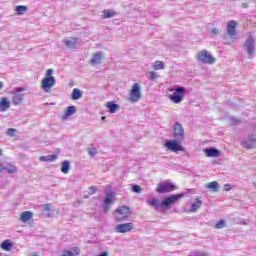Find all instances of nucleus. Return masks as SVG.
Segmentation results:
<instances>
[{
  "mask_svg": "<svg viewBox=\"0 0 256 256\" xmlns=\"http://www.w3.org/2000/svg\"><path fill=\"white\" fill-rule=\"evenodd\" d=\"M128 217H131V208L129 206H120L116 209L114 218L117 223H123Z\"/></svg>",
  "mask_w": 256,
  "mask_h": 256,
  "instance_id": "nucleus-4",
  "label": "nucleus"
},
{
  "mask_svg": "<svg viewBox=\"0 0 256 256\" xmlns=\"http://www.w3.org/2000/svg\"><path fill=\"white\" fill-rule=\"evenodd\" d=\"M131 191H133V193H141V191H143V189L141 188V186H139L137 184H133L131 187Z\"/></svg>",
  "mask_w": 256,
  "mask_h": 256,
  "instance_id": "nucleus-34",
  "label": "nucleus"
},
{
  "mask_svg": "<svg viewBox=\"0 0 256 256\" xmlns=\"http://www.w3.org/2000/svg\"><path fill=\"white\" fill-rule=\"evenodd\" d=\"M141 97V86L139 85V83H134L130 91L129 101L131 103H137V101H139Z\"/></svg>",
  "mask_w": 256,
  "mask_h": 256,
  "instance_id": "nucleus-9",
  "label": "nucleus"
},
{
  "mask_svg": "<svg viewBox=\"0 0 256 256\" xmlns=\"http://www.w3.org/2000/svg\"><path fill=\"white\" fill-rule=\"evenodd\" d=\"M64 45L68 49H75V45H77V38L64 39Z\"/></svg>",
  "mask_w": 256,
  "mask_h": 256,
  "instance_id": "nucleus-22",
  "label": "nucleus"
},
{
  "mask_svg": "<svg viewBox=\"0 0 256 256\" xmlns=\"http://www.w3.org/2000/svg\"><path fill=\"white\" fill-rule=\"evenodd\" d=\"M243 147L246 149H255L256 147V135L251 134L248 136V139L244 142H242Z\"/></svg>",
  "mask_w": 256,
  "mask_h": 256,
  "instance_id": "nucleus-13",
  "label": "nucleus"
},
{
  "mask_svg": "<svg viewBox=\"0 0 256 256\" xmlns=\"http://www.w3.org/2000/svg\"><path fill=\"white\" fill-rule=\"evenodd\" d=\"M75 113H77V107H75V106H68L66 108V111L64 112V115H63L62 119L64 121H66V119H69V117H71V115H75Z\"/></svg>",
  "mask_w": 256,
  "mask_h": 256,
  "instance_id": "nucleus-18",
  "label": "nucleus"
},
{
  "mask_svg": "<svg viewBox=\"0 0 256 256\" xmlns=\"http://www.w3.org/2000/svg\"><path fill=\"white\" fill-rule=\"evenodd\" d=\"M147 77L150 81H155V79H157V73L149 72Z\"/></svg>",
  "mask_w": 256,
  "mask_h": 256,
  "instance_id": "nucleus-36",
  "label": "nucleus"
},
{
  "mask_svg": "<svg viewBox=\"0 0 256 256\" xmlns=\"http://www.w3.org/2000/svg\"><path fill=\"white\" fill-rule=\"evenodd\" d=\"M153 69H155V71L165 69V63H163L162 61H156L153 65Z\"/></svg>",
  "mask_w": 256,
  "mask_h": 256,
  "instance_id": "nucleus-32",
  "label": "nucleus"
},
{
  "mask_svg": "<svg viewBox=\"0 0 256 256\" xmlns=\"http://www.w3.org/2000/svg\"><path fill=\"white\" fill-rule=\"evenodd\" d=\"M32 217H33V212H31V211H25V212H22V213H21L20 219H21V221H22L23 223H27V221H29Z\"/></svg>",
  "mask_w": 256,
  "mask_h": 256,
  "instance_id": "nucleus-26",
  "label": "nucleus"
},
{
  "mask_svg": "<svg viewBox=\"0 0 256 256\" xmlns=\"http://www.w3.org/2000/svg\"><path fill=\"white\" fill-rule=\"evenodd\" d=\"M103 57V52H98L94 54L90 60L91 65L101 64V58Z\"/></svg>",
  "mask_w": 256,
  "mask_h": 256,
  "instance_id": "nucleus-21",
  "label": "nucleus"
},
{
  "mask_svg": "<svg viewBox=\"0 0 256 256\" xmlns=\"http://www.w3.org/2000/svg\"><path fill=\"white\" fill-rule=\"evenodd\" d=\"M3 89V82H0V91Z\"/></svg>",
  "mask_w": 256,
  "mask_h": 256,
  "instance_id": "nucleus-47",
  "label": "nucleus"
},
{
  "mask_svg": "<svg viewBox=\"0 0 256 256\" xmlns=\"http://www.w3.org/2000/svg\"><path fill=\"white\" fill-rule=\"evenodd\" d=\"M183 197H185L184 193L171 194L166 196L161 202L156 198H148L147 203L150 207H154L155 211H161V207L162 209H171V207L175 205L179 199H183Z\"/></svg>",
  "mask_w": 256,
  "mask_h": 256,
  "instance_id": "nucleus-1",
  "label": "nucleus"
},
{
  "mask_svg": "<svg viewBox=\"0 0 256 256\" xmlns=\"http://www.w3.org/2000/svg\"><path fill=\"white\" fill-rule=\"evenodd\" d=\"M187 95V88L183 86H176L173 90V93L169 95L170 101L175 103V105H179V103L183 102L185 96Z\"/></svg>",
  "mask_w": 256,
  "mask_h": 256,
  "instance_id": "nucleus-3",
  "label": "nucleus"
},
{
  "mask_svg": "<svg viewBox=\"0 0 256 256\" xmlns=\"http://www.w3.org/2000/svg\"><path fill=\"white\" fill-rule=\"evenodd\" d=\"M165 147L172 153H179V151H185V148L177 140H166Z\"/></svg>",
  "mask_w": 256,
  "mask_h": 256,
  "instance_id": "nucleus-10",
  "label": "nucleus"
},
{
  "mask_svg": "<svg viewBox=\"0 0 256 256\" xmlns=\"http://www.w3.org/2000/svg\"><path fill=\"white\" fill-rule=\"evenodd\" d=\"M185 135V129L179 122H175L174 125V137H183Z\"/></svg>",
  "mask_w": 256,
  "mask_h": 256,
  "instance_id": "nucleus-16",
  "label": "nucleus"
},
{
  "mask_svg": "<svg viewBox=\"0 0 256 256\" xmlns=\"http://www.w3.org/2000/svg\"><path fill=\"white\" fill-rule=\"evenodd\" d=\"M237 21L235 20H231L228 22L227 24V34L229 35V37H231L233 39V37H235V35H237Z\"/></svg>",
  "mask_w": 256,
  "mask_h": 256,
  "instance_id": "nucleus-12",
  "label": "nucleus"
},
{
  "mask_svg": "<svg viewBox=\"0 0 256 256\" xmlns=\"http://www.w3.org/2000/svg\"><path fill=\"white\" fill-rule=\"evenodd\" d=\"M117 15L116 11L105 9L103 10V18L104 19H111V17H115Z\"/></svg>",
  "mask_w": 256,
  "mask_h": 256,
  "instance_id": "nucleus-29",
  "label": "nucleus"
},
{
  "mask_svg": "<svg viewBox=\"0 0 256 256\" xmlns=\"http://www.w3.org/2000/svg\"><path fill=\"white\" fill-rule=\"evenodd\" d=\"M102 119H105V117H102Z\"/></svg>",
  "mask_w": 256,
  "mask_h": 256,
  "instance_id": "nucleus-52",
  "label": "nucleus"
},
{
  "mask_svg": "<svg viewBox=\"0 0 256 256\" xmlns=\"http://www.w3.org/2000/svg\"><path fill=\"white\" fill-rule=\"evenodd\" d=\"M11 247H13L11 240H5L1 244V249H3V251H11Z\"/></svg>",
  "mask_w": 256,
  "mask_h": 256,
  "instance_id": "nucleus-30",
  "label": "nucleus"
},
{
  "mask_svg": "<svg viewBox=\"0 0 256 256\" xmlns=\"http://www.w3.org/2000/svg\"><path fill=\"white\" fill-rule=\"evenodd\" d=\"M97 154V148H89L88 149V155H90V157H95Z\"/></svg>",
  "mask_w": 256,
  "mask_h": 256,
  "instance_id": "nucleus-37",
  "label": "nucleus"
},
{
  "mask_svg": "<svg viewBox=\"0 0 256 256\" xmlns=\"http://www.w3.org/2000/svg\"><path fill=\"white\" fill-rule=\"evenodd\" d=\"M23 102V94H14L12 97L13 105H21Z\"/></svg>",
  "mask_w": 256,
  "mask_h": 256,
  "instance_id": "nucleus-27",
  "label": "nucleus"
},
{
  "mask_svg": "<svg viewBox=\"0 0 256 256\" xmlns=\"http://www.w3.org/2000/svg\"><path fill=\"white\" fill-rule=\"evenodd\" d=\"M83 97V91L79 90L78 88L73 89L71 94L72 101H79Z\"/></svg>",
  "mask_w": 256,
  "mask_h": 256,
  "instance_id": "nucleus-23",
  "label": "nucleus"
},
{
  "mask_svg": "<svg viewBox=\"0 0 256 256\" xmlns=\"http://www.w3.org/2000/svg\"><path fill=\"white\" fill-rule=\"evenodd\" d=\"M135 229V224L133 222L122 223L115 226L116 233H129Z\"/></svg>",
  "mask_w": 256,
  "mask_h": 256,
  "instance_id": "nucleus-11",
  "label": "nucleus"
},
{
  "mask_svg": "<svg viewBox=\"0 0 256 256\" xmlns=\"http://www.w3.org/2000/svg\"><path fill=\"white\" fill-rule=\"evenodd\" d=\"M207 189H210V191L217 193V191H219V182L213 181V182L208 183Z\"/></svg>",
  "mask_w": 256,
  "mask_h": 256,
  "instance_id": "nucleus-28",
  "label": "nucleus"
},
{
  "mask_svg": "<svg viewBox=\"0 0 256 256\" xmlns=\"http://www.w3.org/2000/svg\"><path fill=\"white\" fill-rule=\"evenodd\" d=\"M0 155H3V151L0 149Z\"/></svg>",
  "mask_w": 256,
  "mask_h": 256,
  "instance_id": "nucleus-48",
  "label": "nucleus"
},
{
  "mask_svg": "<svg viewBox=\"0 0 256 256\" xmlns=\"http://www.w3.org/2000/svg\"><path fill=\"white\" fill-rule=\"evenodd\" d=\"M242 9H247L249 7V4L247 3H242L241 5Z\"/></svg>",
  "mask_w": 256,
  "mask_h": 256,
  "instance_id": "nucleus-46",
  "label": "nucleus"
},
{
  "mask_svg": "<svg viewBox=\"0 0 256 256\" xmlns=\"http://www.w3.org/2000/svg\"><path fill=\"white\" fill-rule=\"evenodd\" d=\"M201 205H203V201H201L199 198H196L195 201L191 204L190 212L196 213L198 209H201Z\"/></svg>",
  "mask_w": 256,
  "mask_h": 256,
  "instance_id": "nucleus-20",
  "label": "nucleus"
},
{
  "mask_svg": "<svg viewBox=\"0 0 256 256\" xmlns=\"http://www.w3.org/2000/svg\"><path fill=\"white\" fill-rule=\"evenodd\" d=\"M197 61H199V63H203L204 65H213L216 59L213 57V55H211V53H209V51L202 50L197 55Z\"/></svg>",
  "mask_w": 256,
  "mask_h": 256,
  "instance_id": "nucleus-5",
  "label": "nucleus"
},
{
  "mask_svg": "<svg viewBox=\"0 0 256 256\" xmlns=\"http://www.w3.org/2000/svg\"><path fill=\"white\" fill-rule=\"evenodd\" d=\"M57 159V155L51 154L47 156H40L39 161H42L44 163H51Z\"/></svg>",
  "mask_w": 256,
  "mask_h": 256,
  "instance_id": "nucleus-24",
  "label": "nucleus"
},
{
  "mask_svg": "<svg viewBox=\"0 0 256 256\" xmlns=\"http://www.w3.org/2000/svg\"><path fill=\"white\" fill-rule=\"evenodd\" d=\"M9 107H11V102L9 101V99L7 98H2L0 100V112L3 113L5 111H7V109H9Z\"/></svg>",
  "mask_w": 256,
  "mask_h": 256,
  "instance_id": "nucleus-19",
  "label": "nucleus"
},
{
  "mask_svg": "<svg viewBox=\"0 0 256 256\" xmlns=\"http://www.w3.org/2000/svg\"><path fill=\"white\" fill-rule=\"evenodd\" d=\"M62 256H75V253L71 252L70 250L64 251Z\"/></svg>",
  "mask_w": 256,
  "mask_h": 256,
  "instance_id": "nucleus-42",
  "label": "nucleus"
},
{
  "mask_svg": "<svg viewBox=\"0 0 256 256\" xmlns=\"http://www.w3.org/2000/svg\"><path fill=\"white\" fill-rule=\"evenodd\" d=\"M114 195H115V192H113V191L108 192L105 195L104 200L101 205L102 213H104V215H107V213H109V209H111V205H113V203H115V199L113 198Z\"/></svg>",
  "mask_w": 256,
  "mask_h": 256,
  "instance_id": "nucleus-6",
  "label": "nucleus"
},
{
  "mask_svg": "<svg viewBox=\"0 0 256 256\" xmlns=\"http://www.w3.org/2000/svg\"><path fill=\"white\" fill-rule=\"evenodd\" d=\"M33 256H39V255L35 254V255H33Z\"/></svg>",
  "mask_w": 256,
  "mask_h": 256,
  "instance_id": "nucleus-50",
  "label": "nucleus"
},
{
  "mask_svg": "<svg viewBox=\"0 0 256 256\" xmlns=\"http://www.w3.org/2000/svg\"><path fill=\"white\" fill-rule=\"evenodd\" d=\"M203 152L205 153L206 157H214V158L221 157V150L215 147L205 148Z\"/></svg>",
  "mask_w": 256,
  "mask_h": 256,
  "instance_id": "nucleus-14",
  "label": "nucleus"
},
{
  "mask_svg": "<svg viewBox=\"0 0 256 256\" xmlns=\"http://www.w3.org/2000/svg\"><path fill=\"white\" fill-rule=\"evenodd\" d=\"M47 217H51V215H50V214H47Z\"/></svg>",
  "mask_w": 256,
  "mask_h": 256,
  "instance_id": "nucleus-49",
  "label": "nucleus"
},
{
  "mask_svg": "<svg viewBox=\"0 0 256 256\" xmlns=\"http://www.w3.org/2000/svg\"><path fill=\"white\" fill-rule=\"evenodd\" d=\"M106 107H107L109 113H111V114L117 113V111H119V109H121V106L119 104L115 103V101L107 102Z\"/></svg>",
  "mask_w": 256,
  "mask_h": 256,
  "instance_id": "nucleus-17",
  "label": "nucleus"
},
{
  "mask_svg": "<svg viewBox=\"0 0 256 256\" xmlns=\"http://www.w3.org/2000/svg\"><path fill=\"white\" fill-rule=\"evenodd\" d=\"M230 121H231L232 125H237L239 123V120L237 118H235V117H231Z\"/></svg>",
  "mask_w": 256,
  "mask_h": 256,
  "instance_id": "nucleus-41",
  "label": "nucleus"
},
{
  "mask_svg": "<svg viewBox=\"0 0 256 256\" xmlns=\"http://www.w3.org/2000/svg\"><path fill=\"white\" fill-rule=\"evenodd\" d=\"M70 169H71V162H69L68 160L63 161L61 166V172L64 173V175H67Z\"/></svg>",
  "mask_w": 256,
  "mask_h": 256,
  "instance_id": "nucleus-25",
  "label": "nucleus"
},
{
  "mask_svg": "<svg viewBox=\"0 0 256 256\" xmlns=\"http://www.w3.org/2000/svg\"><path fill=\"white\" fill-rule=\"evenodd\" d=\"M15 133H17V129L15 128H9L7 130V135H9V137H15Z\"/></svg>",
  "mask_w": 256,
  "mask_h": 256,
  "instance_id": "nucleus-35",
  "label": "nucleus"
},
{
  "mask_svg": "<svg viewBox=\"0 0 256 256\" xmlns=\"http://www.w3.org/2000/svg\"><path fill=\"white\" fill-rule=\"evenodd\" d=\"M73 251H74V256H78L79 255V248L75 247L73 248Z\"/></svg>",
  "mask_w": 256,
  "mask_h": 256,
  "instance_id": "nucleus-45",
  "label": "nucleus"
},
{
  "mask_svg": "<svg viewBox=\"0 0 256 256\" xmlns=\"http://www.w3.org/2000/svg\"><path fill=\"white\" fill-rule=\"evenodd\" d=\"M224 227H227V223L225 222V220H219L215 224V229H223Z\"/></svg>",
  "mask_w": 256,
  "mask_h": 256,
  "instance_id": "nucleus-33",
  "label": "nucleus"
},
{
  "mask_svg": "<svg viewBox=\"0 0 256 256\" xmlns=\"http://www.w3.org/2000/svg\"><path fill=\"white\" fill-rule=\"evenodd\" d=\"M51 207H53V205L51 203H47L42 206V209L43 211H51Z\"/></svg>",
  "mask_w": 256,
  "mask_h": 256,
  "instance_id": "nucleus-38",
  "label": "nucleus"
},
{
  "mask_svg": "<svg viewBox=\"0 0 256 256\" xmlns=\"http://www.w3.org/2000/svg\"><path fill=\"white\" fill-rule=\"evenodd\" d=\"M244 51H246L247 55L249 58H253L255 56V49H256V44H255V39L253 36H249L244 45H243Z\"/></svg>",
  "mask_w": 256,
  "mask_h": 256,
  "instance_id": "nucleus-7",
  "label": "nucleus"
},
{
  "mask_svg": "<svg viewBox=\"0 0 256 256\" xmlns=\"http://www.w3.org/2000/svg\"><path fill=\"white\" fill-rule=\"evenodd\" d=\"M224 191H231V184H225Z\"/></svg>",
  "mask_w": 256,
  "mask_h": 256,
  "instance_id": "nucleus-44",
  "label": "nucleus"
},
{
  "mask_svg": "<svg viewBox=\"0 0 256 256\" xmlns=\"http://www.w3.org/2000/svg\"><path fill=\"white\" fill-rule=\"evenodd\" d=\"M177 186L171 182H160L158 184V187L156 188V193L165 194V193H171L173 191H176Z\"/></svg>",
  "mask_w": 256,
  "mask_h": 256,
  "instance_id": "nucleus-8",
  "label": "nucleus"
},
{
  "mask_svg": "<svg viewBox=\"0 0 256 256\" xmlns=\"http://www.w3.org/2000/svg\"><path fill=\"white\" fill-rule=\"evenodd\" d=\"M54 70L49 68L46 71V76L42 79V89L45 93H49V90L57 84L55 76H53Z\"/></svg>",
  "mask_w": 256,
  "mask_h": 256,
  "instance_id": "nucleus-2",
  "label": "nucleus"
},
{
  "mask_svg": "<svg viewBox=\"0 0 256 256\" xmlns=\"http://www.w3.org/2000/svg\"><path fill=\"white\" fill-rule=\"evenodd\" d=\"M89 191H90V195H93L94 193L97 192V187H95V186H90V187H89Z\"/></svg>",
  "mask_w": 256,
  "mask_h": 256,
  "instance_id": "nucleus-40",
  "label": "nucleus"
},
{
  "mask_svg": "<svg viewBox=\"0 0 256 256\" xmlns=\"http://www.w3.org/2000/svg\"><path fill=\"white\" fill-rule=\"evenodd\" d=\"M0 173H8V175H13V173H17V167L11 164H0Z\"/></svg>",
  "mask_w": 256,
  "mask_h": 256,
  "instance_id": "nucleus-15",
  "label": "nucleus"
},
{
  "mask_svg": "<svg viewBox=\"0 0 256 256\" xmlns=\"http://www.w3.org/2000/svg\"><path fill=\"white\" fill-rule=\"evenodd\" d=\"M23 91H25V88L17 87V88H15L14 93L17 95H21L20 93H23Z\"/></svg>",
  "mask_w": 256,
  "mask_h": 256,
  "instance_id": "nucleus-39",
  "label": "nucleus"
},
{
  "mask_svg": "<svg viewBox=\"0 0 256 256\" xmlns=\"http://www.w3.org/2000/svg\"><path fill=\"white\" fill-rule=\"evenodd\" d=\"M28 10H29V7L23 6V5H18L15 7V11L17 15H23L25 11H28Z\"/></svg>",
  "mask_w": 256,
  "mask_h": 256,
  "instance_id": "nucleus-31",
  "label": "nucleus"
},
{
  "mask_svg": "<svg viewBox=\"0 0 256 256\" xmlns=\"http://www.w3.org/2000/svg\"><path fill=\"white\" fill-rule=\"evenodd\" d=\"M212 35H219V28H213L211 30Z\"/></svg>",
  "mask_w": 256,
  "mask_h": 256,
  "instance_id": "nucleus-43",
  "label": "nucleus"
},
{
  "mask_svg": "<svg viewBox=\"0 0 256 256\" xmlns=\"http://www.w3.org/2000/svg\"><path fill=\"white\" fill-rule=\"evenodd\" d=\"M254 185H255V188H256V182H255V184H254Z\"/></svg>",
  "mask_w": 256,
  "mask_h": 256,
  "instance_id": "nucleus-51",
  "label": "nucleus"
}]
</instances>
